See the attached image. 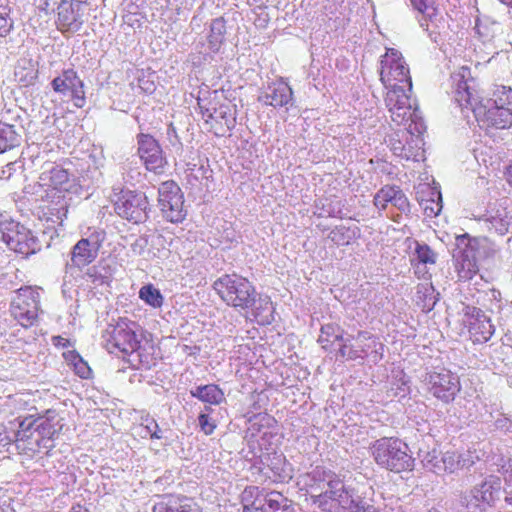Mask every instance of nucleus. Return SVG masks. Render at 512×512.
Segmentation results:
<instances>
[{
	"label": "nucleus",
	"instance_id": "nucleus-25",
	"mask_svg": "<svg viewBox=\"0 0 512 512\" xmlns=\"http://www.w3.org/2000/svg\"><path fill=\"white\" fill-rule=\"evenodd\" d=\"M226 34V21L223 17L212 20L210 24V33L208 36L209 47L213 52H217L224 42Z\"/></svg>",
	"mask_w": 512,
	"mask_h": 512
},
{
	"label": "nucleus",
	"instance_id": "nucleus-13",
	"mask_svg": "<svg viewBox=\"0 0 512 512\" xmlns=\"http://www.w3.org/2000/svg\"><path fill=\"white\" fill-rule=\"evenodd\" d=\"M428 384L433 396L444 403L453 401L460 391L459 377L448 370L430 374Z\"/></svg>",
	"mask_w": 512,
	"mask_h": 512
},
{
	"label": "nucleus",
	"instance_id": "nucleus-45",
	"mask_svg": "<svg viewBox=\"0 0 512 512\" xmlns=\"http://www.w3.org/2000/svg\"><path fill=\"white\" fill-rule=\"evenodd\" d=\"M348 233L349 229L344 226H339L330 232V238L338 244H348L351 239V236L348 235Z\"/></svg>",
	"mask_w": 512,
	"mask_h": 512
},
{
	"label": "nucleus",
	"instance_id": "nucleus-9",
	"mask_svg": "<svg viewBox=\"0 0 512 512\" xmlns=\"http://www.w3.org/2000/svg\"><path fill=\"white\" fill-rule=\"evenodd\" d=\"M39 307V294L31 287H24L20 288L13 298L10 312L21 326L27 328L37 321Z\"/></svg>",
	"mask_w": 512,
	"mask_h": 512
},
{
	"label": "nucleus",
	"instance_id": "nucleus-23",
	"mask_svg": "<svg viewBox=\"0 0 512 512\" xmlns=\"http://www.w3.org/2000/svg\"><path fill=\"white\" fill-rule=\"evenodd\" d=\"M407 87L394 83L393 87H390L386 93L385 104L387 108L391 107H402L412 106L410 96L407 92H410Z\"/></svg>",
	"mask_w": 512,
	"mask_h": 512
},
{
	"label": "nucleus",
	"instance_id": "nucleus-22",
	"mask_svg": "<svg viewBox=\"0 0 512 512\" xmlns=\"http://www.w3.org/2000/svg\"><path fill=\"white\" fill-rule=\"evenodd\" d=\"M264 504L257 509L263 512H294L292 503L280 492L271 491L265 496Z\"/></svg>",
	"mask_w": 512,
	"mask_h": 512
},
{
	"label": "nucleus",
	"instance_id": "nucleus-52",
	"mask_svg": "<svg viewBox=\"0 0 512 512\" xmlns=\"http://www.w3.org/2000/svg\"><path fill=\"white\" fill-rule=\"evenodd\" d=\"M147 244V239L140 237L131 244V250L137 255H142L147 247Z\"/></svg>",
	"mask_w": 512,
	"mask_h": 512
},
{
	"label": "nucleus",
	"instance_id": "nucleus-5",
	"mask_svg": "<svg viewBox=\"0 0 512 512\" xmlns=\"http://www.w3.org/2000/svg\"><path fill=\"white\" fill-rule=\"evenodd\" d=\"M375 462L391 472L411 471L414 467L407 443L397 437H382L371 446Z\"/></svg>",
	"mask_w": 512,
	"mask_h": 512
},
{
	"label": "nucleus",
	"instance_id": "nucleus-64",
	"mask_svg": "<svg viewBox=\"0 0 512 512\" xmlns=\"http://www.w3.org/2000/svg\"><path fill=\"white\" fill-rule=\"evenodd\" d=\"M372 348L371 344H367L362 348V351L366 352L368 349Z\"/></svg>",
	"mask_w": 512,
	"mask_h": 512
},
{
	"label": "nucleus",
	"instance_id": "nucleus-8",
	"mask_svg": "<svg viewBox=\"0 0 512 512\" xmlns=\"http://www.w3.org/2000/svg\"><path fill=\"white\" fill-rule=\"evenodd\" d=\"M102 338L109 353L117 350L124 354H131L140 346L135 331L123 319L116 325H109L103 332Z\"/></svg>",
	"mask_w": 512,
	"mask_h": 512
},
{
	"label": "nucleus",
	"instance_id": "nucleus-49",
	"mask_svg": "<svg viewBox=\"0 0 512 512\" xmlns=\"http://www.w3.org/2000/svg\"><path fill=\"white\" fill-rule=\"evenodd\" d=\"M355 506L356 507L350 509L349 512H378L376 507L367 504L359 495L355 501Z\"/></svg>",
	"mask_w": 512,
	"mask_h": 512
},
{
	"label": "nucleus",
	"instance_id": "nucleus-40",
	"mask_svg": "<svg viewBox=\"0 0 512 512\" xmlns=\"http://www.w3.org/2000/svg\"><path fill=\"white\" fill-rule=\"evenodd\" d=\"M392 192L393 186H385L381 188L374 196V205L378 209L384 210L387 203H392Z\"/></svg>",
	"mask_w": 512,
	"mask_h": 512
},
{
	"label": "nucleus",
	"instance_id": "nucleus-17",
	"mask_svg": "<svg viewBox=\"0 0 512 512\" xmlns=\"http://www.w3.org/2000/svg\"><path fill=\"white\" fill-rule=\"evenodd\" d=\"M83 2L78 0H61L57 7L58 24L61 29L76 32L82 24V8Z\"/></svg>",
	"mask_w": 512,
	"mask_h": 512
},
{
	"label": "nucleus",
	"instance_id": "nucleus-10",
	"mask_svg": "<svg viewBox=\"0 0 512 512\" xmlns=\"http://www.w3.org/2000/svg\"><path fill=\"white\" fill-rule=\"evenodd\" d=\"M51 87L55 93L64 98H69L74 105L82 108L86 103L84 82L72 69H64L51 81Z\"/></svg>",
	"mask_w": 512,
	"mask_h": 512
},
{
	"label": "nucleus",
	"instance_id": "nucleus-46",
	"mask_svg": "<svg viewBox=\"0 0 512 512\" xmlns=\"http://www.w3.org/2000/svg\"><path fill=\"white\" fill-rule=\"evenodd\" d=\"M425 213L428 216H437L442 210V197L441 194H438V200H426L424 205Z\"/></svg>",
	"mask_w": 512,
	"mask_h": 512
},
{
	"label": "nucleus",
	"instance_id": "nucleus-47",
	"mask_svg": "<svg viewBox=\"0 0 512 512\" xmlns=\"http://www.w3.org/2000/svg\"><path fill=\"white\" fill-rule=\"evenodd\" d=\"M86 275L95 285H102L107 282L108 277L100 273L98 266L88 268Z\"/></svg>",
	"mask_w": 512,
	"mask_h": 512
},
{
	"label": "nucleus",
	"instance_id": "nucleus-44",
	"mask_svg": "<svg viewBox=\"0 0 512 512\" xmlns=\"http://www.w3.org/2000/svg\"><path fill=\"white\" fill-rule=\"evenodd\" d=\"M38 424V418L33 419L32 417L24 418L19 423V430H18V436L21 440H23L25 437H30V435H27V432L35 431V427H37Z\"/></svg>",
	"mask_w": 512,
	"mask_h": 512
},
{
	"label": "nucleus",
	"instance_id": "nucleus-20",
	"mask_svg": "<svg viewBox=\"0 0 512 512\" xmlns=\"http://www.w3.org/2000/svg\"><path fill=\"white\" fill-rule=\"evenodd\" d=\"M38 63L32 59H21L15 67L16 81L23 87L33 86L38 79Z\"/></svg>",
	"mask_w": 512,
	"mask_h": 512
},
{
	"label": "nucleus",
	"instance_id": "nucleus-14",
	"mask_svg": "<svg viewBox=\"0 0 512 512\" xmlns=\"http://www.w3.org/2000/svg\"><path fill=\"white\" fill-rule=\"evenodd\" d=\"M102 239L99 233L81 238L72 248L67 266L83 268L92 263L98 256Z\"/></svg>",
	"mask_w": 512,
	"mask_h": 512
},
{
	"label": "nucleus",
	"instance_id": "nucleus-56",
	"mask_svg": "<svg viewBox=\"0 0 512 512\" xmlns=\"http://www.w3.org/2000/svg\"><path fill=\"white\" fill-rule=\"evenodd\" d=\"M357 339H363V340H371V343L373 344V347L375 348V352L378 353V349L376 348V346L378 345L379 348L382 350L383 349V345L381 343H378L376 341V338H374L370 333L366 332V331H359L358 332V335H357Z\"/></svg>",
	"mask_w": 512,
	"mask_h": 512
},
{
	"label": "nucleus",
	"instance_id": "nucleus-33",
	"mask_svg": "<svg viewBox=\"0 0 512 512\" xmlns=\"http://www.w3.org/2000/svg\"><path fill=\"white\" fill-rule=\"evenodd\" d=\"M439 474L443 472L453 473L459 469V456L455 452L442 453L441 459L436 465Z\"/></svg>",
	"mask_w": 512,
	"mask_h": 512
},
{
	"label": "nucleus",
	"instance_id": "nucleus-19",
	"mask_svg": "<svg viewBox=\"0 0 512 512\" xmlns=\"http://www.w3.org/2000/svg\"><path fill=\"white\" fill-rule=\"evenodd\" d=\"M153 512H201V509L191 498L171 497L156 503Z\"/></svg>",
	"mask_w": 512,
	"mask_h": 512
},
{
	"label": "nucleus",
	"instance_id": "nucleus-7",
	"mask_svg": "<svg viewBox=\"0 0 512 512\" xmlns=\"http://www.w3.org/2000/svg\"><path fill=\"white\" fill-rule=\"evenodd\" d=\"M380 79L386 88L393 87L394 83L412 89V80L409 68L402 58V54L394 49L387 48L380 60Z\"/></svg>",
	"mask_w": 512,
	"mask_h": 512
},
{
	"label": "nucleus",
	"instance_id": "nucleus-57",
	"mask_svg": "<svg viewBox=\"0 0 512 512\" xmlns=\"http://www.w3.org/2000/svg\"><path fill=\"white\" fill-rule=\"evenodd\" d=\"M458 456H459V469H464V468L468 469L474 464V461L470 454H458Z\"/></svg>",
	"mask_w": 512,
	"mask_h": 512
},
{
	"label": "nucleus",
	"instance_id": "nucleus-31",
	"mask_svg": "<svg viewBox=\"0 0 512 512\" xmlns=\"http://www.w3.org/2000/svg\"><path fill=\"white\" fill-rule=\"evenodd\" d=\"M139 297L153 308H160L163 304V296L160 290L152 284L144 285L139 291Z\"/></svg>",
	"mask_w": 512,
	"mask_h": 512
},
{
	"label": "nucleus",
	"instance_id": "nucleus-50",
	"mask_svg": "<svg viewBox=\"0 0 512 512\" xmlns=\"http://www.w3.org/2000/svg\"><path fill=\"white\" fill-rule=\"evenodd\" d=\"M147 424L144 425V429L150 434L152 439H160L162 436L159 434L160 429L157 422L154 419H146Z\"/></svg>",
	"mask_w": 512,
	"mask_h": 512
},
{
	"label": "nucleus",
	"instance_id": "nucleus-41",
	"mask_svg": "<svg viewBox=\"0 0 512 512\" xmlns=\"http://www.w3.org/2000/svg\"><path fill=\"white\" fill-rule=\"evenodd\" d=\"M397 209H399L401 212H409L410 211V204L406 197V195L403 193L401 189H399L396 186H393V192H392V203Z\"/></svg>",
	"mask_w": 512,
	"mask_h": 512
},
{
	"label": "nucleus",
	"instance_id": "nucleus-15",
	"mask_svg": "<svg viewBox=\"0 0 512 512\" xmlns=\"http://www.w3.org/2000/svg\"><path fill=\"white\" fill-rule=\"evenodd\" d=\"M258 101L263 102L267 106L274 108L285 107L288 110V105H293V90L288 83L279 80L268 84L258 97Z\"/></svg>",
	"mask_w": 512,
	"mask_h": 512
},
{
	"label": "nucleus",
	"instance_id": "nucleus-61",
	"mask_svg": "<svg viewBox=\"0 0 512 512\" xmlns=\"http://www.w3.org/2000/svg\"><path fill=\"white\" fill-rule=\"evenodd\" d=\"M436 301L437 299L435 296L430 297L428 303L425 304V307H427L428 310H431L435 306Z\"/></svg>",
	"mask_w": 512,
	"mask_h": 512
},
{
	"label": "nucleus",
	"instance_id": "nucleus-55",
	"mask_svg": "<svg viewBox=\"0 0 512 512\" xmlns=\"http://www.w3.org/2000/svg\"><path fill=\"white\" fill-rule=\"evenodd\" d=\"M413 6L419 11L424 13L433 5V0H411Z\"/></svg>",
	"mask_w": 512,
	"mask_h": 512
},
{
	"label": "nucleus",
	"instance_id": "nucleus-2",
	"mask_svg": "<svg viewBox=\"0 0 512 512\" xmlns=\"http://www.w3.org/2000/svg\"><path fill=\"white\" fill-rule=\"evenodd\" d=\"M213 288L228 305L241 310L251 309L256 317L261 315V310L272 306L268 297L257 299L258 294L253 284L236 274H226L218 278Z\"/></svg>",
	"mask_w": 512,
	"mask_h": 512
},
{
	"label": "nucleus",
	"instance_id": "nucleus-60",
	"mask_svg": "<svg viewBox=\"0 0 512 512\" xmlns=\"http://www.w3.org/2000/svg\"><path fill=\"white\" fill-rule=\"evenodd\" d=\"M10 15L8 0H0V17Z\"/></svg>",
	"mask_w": 512,
	"mask_h": 512
},
{
	"label": "nucleus",
	"instance_id": "nucleus-30",
	"mask_svg": "<svg viewBox=\"0 0 512 512\" xmlns=\"http://www.w3.org/2000/svg\"><path fill=\"white\" fill-rule=\"evenodd\" d=\"M212 113L217 123L224 125L227 131L232 130L235 127L236 119L228 105H220L219 107H213Z\"/></svg>",
	"mask_w": 512,
	"mask_h": 512
},
{
	"label": "nucleus",
	"instance_id": "nucleus-42",
	"mask_svg": "<svg viewBox=\"0 0 512 512\" xmlns=\"http://www.w3.org/2000/svg\"><path fill=\"white\" fill-rule=\"evenodd\" d=\"M492 27H488L484 20L477 19L475 29L483 41H490L495 34L494 27L498 25L496 22L491 23Z\"/></svg>",
	"mask_w": 512,
	"mask_h": 512
},
{
	"label": "nucleus",
	"instance_id": "nucleus-51",
	"mask_svg": "<svg viewBox=\"0 0 512 512\" xmlns=\"http://www.w3.org/2000/svg\"><path fill=\"white\" fill-rule=\"evenodd\" d=\"M75 372L81 378H88L91 374V369L81 358L74 364Z\"/></svg>",
	"mask_w": 512,
	"mask_h": 512
},
{
	"label": "nucleus",
	"instance_id": "nucleus-18",
	"mask_svg": "<svg viewBox=\"0 0 512 512\" xmlns=\"http://www.w3.org/2000/svg\"><path fill=\"white\" fill-rule=\"evenodd\" d=\"M455 246L453 257L461 263L463 269L472 271L476 267L478 240L468 234L458 235Z\"/></svg>",
	"mask_w": 512,
	"mask_h": 512
},
{
	"label": "nucleus",
	"instance_id": "nucleus-32",
	"mask_svg": "<svg viewBox=\"0 0 512 512\" xmlns=\"http://www.w3.org/2000/svg\"><path fill=\"white\" fill-rule=\"evenodd\" d=\"M388 111L392 121L397 125L405 124L409 120L414 122L417 117L416 110L412 106L391 107L388 108Z\"/></svg>",
	"mask_w": 512,
	"mask_h": 512
},
{
	"label": "nucleus",
	"instance_id": "nucleus-36",
	"mask_svg": "<svg viewBox=\"0 0 512 512\" xmlns=\"http://www.w3.org/2000/svg\"><path fill=\"white\" fill-rule=\"evenodd\" d=\"M415 255L422 264H435L437 254L426 243L416 242Z\"/></svg>",
	"mask_w": 512,
	"mask_h": 512
},
{
	"label": "nucleus",
	"instance_id": "nucleus-35",
	"mask_svg": "<svg viewBox=\"0 0 512 512\" xmlns=\"http://www.w3.org/2000/svg\"><path fill=\"white\" fill-rule=\"evenodd\" d=\"M487 106L508 107L512 109V89L502 86L495 93L494 99L487 100Z\"/></svg>",
	"mask_w": 512,
	"mask_h": 512
},
{
	"label": "nucleus",
	"instance_id": "nucleus-29",
	"mask_svg": "<svg viewBox=\"0 0 512 512\" xmlns=\"http://www.w3.org/2000/svg\"><path fill=\"white\" fill-rule=\"evenodd\" d=\"M180 187L174 181L163 182L158 189V203L160 208L182 196Z\"/></svg>",
	"mask_w": 512,
	"mask_h": 512
},
{
	"label": "nucleus",
	"instance_id": "nucleus-43",
	"mask_svg": "<svg viewBox=\"0 0 512 512\" xmlns=\"http://www.w3.org/2000/svg\"><path fill=\"white\" fill-rule=\"evenodd\" d=\"M501 474L504 478L505 484L512 488V459H508L501 466ZM505 501L512 506V493L506 496Z\"/></svg>",
	"mask_w": 512,
	"mask_h": 512
},
{
	"label": "nucleus",
	"instance_id": "nucleus-34",
	"mask_svg": "<svg viewBox=\"0 0 512 512\" xmlns=\"http://www.w3.org/2000/svg\"><path fill=\"white\" fill-rule=\"evenodd\" d=\"M418 456L421 458V462L426 469L439 474V470H437L436 465H438L442 456L440 451L437 449H432L431 451L419 449Z\"/></svg>",
	"mask_w": 512,
	"mask_h": 512
},
{
	"label": "nucleus",
	"instance_id": "nucleus-21",
	"mask_svg": "<svg viewBox=\"0 0 512 512\" xmlns=\"http://www.w3.org/2000/svg\"><path fill=\"white\" fill-rule=\"evenodd\" d=\"M190 395L210 405H219L225 401L224 392L215 384L196 386L190 390Z\"/></svg>",
	"mask_w": 512,
	"mask_h": 512
},
{
	"label": "nucleus",
	"instance_id": "nucleus-24",
	"mask_svg": "<svg viewBox=\"0 0 512 512\" xmlns=\"http://www.w3.org/2000/svg\"><path fill=\"white\" fill-rule=\"evenodd\" d=\"M485 225L490 231H494L498 235H504L508 232L511 224V218L505 210L496 211L495 214L489 212L485 218Z\"/></svg>",
	"mask_w": 512,
	"mask_h": 512
},
{
	"label": "nucleus",
	"instance_id": "nucleus-3",
	"mask_svg": "<svg viewBox=\"0 0 512 512\" xmlns=\"http://www.w3.org/2000/svg\"><path fill=\"white\" fill-rule=\"evenodd\" d=\"M320 492L312 494V502L325 512H349L355 508L358 493L347 486L335 473H325L318 485Z\"/></svg>",
	"mask_w": 512,
	"mask_h": 512
},
{
	"label": "nucleus",
	"instance_id": "nucleus-1",
	"mask_svg": "<svg viewBox=\"0 0 512 512\" xmlns=\"http://www.w3.org/2000/svg\"><path fill=\"white\" fill-rule=\"evenodd\" d=\"M470 69L461 67L451 75L455 102L462 108H470L477 119L487 126L506 129L512 126V109L508 107L482 105L473 89L474 80L470 78Z\"/></svg>",
	"mask_w": 512,
	"mask_h": 512
},
{
	"label": "nucleus",
	"instance_id": "nucleus-12",
	"mask_svg": "<svg viewBox=\"0 0 512 512\" xmlns=\"http://www.w3.org/2000/svg\"><path fill=\"white\" fill-rule=\"evenodd\" d=\"M137 144L138 154L147 170L157 174L162 173L166 159L158 141L150 134L140 133L137 135Z\"/></svg>",
	"mask_w": 512,
	"mask_h": 512
},
{
	"label": "nucleus",
	"instance_id": "nucleus-62",
	"mask_svg": "<svg viewBox=\"0 0 512 512\" xmlns=\"http://www.w3.org/2000/svg\"><path fill=\"white\" fill-rule=\"evenodd\" d=\"M59 339H54L55 345H62L63 347L66 346L67 340L62 339L61 337H58Z\"/></svg>",
	"mask_w": 512,
	"mask_h": 512
},
{
	"label": "nucleus",
	"instance_id": "nucleus-11",
	"mask_svg": "<svg viewBox=\"0 0 512 512\" xmlns=\"http://www.w3.org/2000/svg\"><path fill=\"white\" fill-rule=\"evenodd\" d=\"M148 199L143 192L125 191L115 203V212L133 223L145 222L148 218Z\"/></svg>",
	"mask_w": 512,
	"mask_h": 512
},
{
	"label": "nucleus",
	"instance_id": "nucleus-4",
	"mask_svg": "<svg viewBox=\"0 0 512 512\" xmlns=\"http://www.w3.org/2000/svg\"><path fill=\"white\" fill-rule=\"evenodd\" d=\"M58 237V230L53 226H47L40 237L17 222L8 223L2 230V240L7 246L25 257L37 253L43 245L50 247L54 239Z\"/></svg>",
	"mask_w": 512,
	"mask_h": 512
},
{
	"label": "nucleus",
	"instance_id": "nucleus-63",
	"mask_svg": "<svg viewBox=\"0 0 512 512\" xmlns=\"http://www.w3.org/2000/svg\"><path fill=\"white\" fill-rule=\"evenodd\" d=\"M499 1L512 8V0H499Z\"/></svg>",
	"mask_w": 512,
	"mask_h": 512
},
{
	"label": "nucleus",
	"instance_id": "nucleus-53",
	"mask_svg": "<svg viewBox=\"0 0 512 512\" xmlns=\"http://www.w3.org/2000/svg\"><path fill=\"white\" fill-rule=\"evenodd\" d=\"M495 427L498 430L504 431V432H512V422L508 418H498L495 421Z\"/></svg>",
	"mask_w": 512,
	"mask_h": 512
},
{
	"label": "nucleus",
	"instance_id": "nucleus-26",
	"mask_svg": "<svg viewBox=\"0 0 512 512\" xmlns=\"http://www.w3.org/2000/svg\"><path fill=\"white\" fill-rule=\"evenodd\" d=\"M336 341H344L340 326L333 323L322 325L318 338V343L321 344L322 348L329 350Z\"/></svg>",
	"mask_w": 512,
	"mask_h": 512
},
{
	"label": "nucleus",
	"instance_id": "nucleus-38",
	"mask_svg": "<svg viewBox=\"0 0 512 512\" xmlns=\"http://www.w3.org/2000/svg\"><path fill=\"white\" fill-rule=\"evenodd\" d=\"M49 180L50 186H52L55 189H58L69 181V175L65 169L59 166H55L52 167L49 171Z\"/></svg>",
	"mask_w": 512,
	"mask_h": 512
},
{
	"label": "nucleus",
	"instance_id": "nucleus-28",
	"mask_svg": "<svg viewBox=\"0 0 512 512\" xmlns=\"http://www.w3.org/2000/svg\"><path fill=\"white\" fill-rule=\"evenodd\" d=\"M20 144V135L13 125L0 122V153Z\"/></svg>",
	"mask_w": 512,
	"mask_h": 512
},
{
	"label": "nucleus",
	"instance_id": "nucleus-16",
	"mask_svg": "<svg viewBox=\"0 0 512 512\" xmlns=\"http://www.w3.org/2000/svg\"><path fill=\"white\" fill-rule=\"evenodd\" d=\"M469 315V333L474 342H487L495 333V326L486 312L480 308L472 307Z\"/></svg>",
	"mask_w": 512,
	"mask_h": 512
},
{
	"label": "nucleus",
	"instance_id": "nucleus-59",
	"mask_svg": "<svg viewBox=\"0 0 512 512\" xmlns=\"http://www.w3.org/2000/svg\"><path fill=\"white\" fill-rule=\"evenodd\" d=\"M167 135H168V137H169V141H170V143H171L173 146H175L176 144L181 145V144L179 143V139H178V136H177L176 130H175V128H174L172 125H170V126H169V128L167 129Z\"/></svg>",
	"mask_w": 512,
	"mask_h": 512
},
{
	"label": "nucleus",
	"instance_id": "nucleus-58",
	"mask_svg": "<svg viewBox=\"0 0 512 512\" xmlns=\"http://www.w3.org/2000/svg\"><path fill=\"white\" fill-rule=\"evenodd\" d=\"M349 339L350 338H344V343L340 346L338 352L341 357H345L348 355L350 359H354L356 357V352L350 351L349 354L347 353V342L349 341Z\"/></svg>",
	"mask_w": 512,
	"mask_h": 512
},
{
	"label": "nucleus",
	"instance_id": "nucleus-27",
	"mask_svg": "<svg viewBox=\"0 0 512 512\" xmlns=\"http://www.w3.org/2000/svg\"><path fill=\"white\" fill-rule=\"evenodd\" d=\"M184 198L183 195L175 198L174 201L168 205L160 208L163 217L172 223H180L186 217V211L183 208Z\"/></svg>",
	"mask_w": 512,
	"mask_h": 512
},
{
	"label": "nucleus",
	"instance_id": "nucleus-48",
	"mask_svg": "<svg viewBox=\"0 0 512 512\" xmlns=\"http://www.w3.org/2000/svg\"><path fill=\"white\" fill-rule=\"evenodd\" d=\"M14 28V20L8 16L0 17V37H6Z\"/></svg>",
	"mask_w": 512,
	"mask_h": 512
},
{
	"label": "nucleus",
	"instance_id": "nucleus-39",
	"mask_svg": "<svg viewBox=\"0 0 512 512\" xmlns=\"http://www.w3.org/2000/svg\"><path fill=\"white\" fill-rule=\"evenodd\" d=\"M211 410H212L211 407L205 406L204 411L201 412L198 416V424H199L200 430L205 435H211L216 428L215 422L212 421L209 417V412Z\"/></svg>",
	"mask_w": 512,
	"mask_h": 512
},
{
	"label": "nucleus",
	"instance_id": "nucleus-6",
	"mask_svg": "<svg viewBox=\"0 0 512 512\" xmlns=\"http://www.w3.org/2000/svg\"><path fill=\"white\" fill-rule=\"evenodd\" d=\"M501 481L499 477L489 476L482 483L463 493L460 504L467 512H486L499 500Z\"/></svg>",
	"mask_w": 512,
	"mask_h": 512
},
{
	"label": "nucleus",
	"instance_id": "nucleus-54",
	"mask_svg": "<svg viewBox=\"0 0 512 512\" xmlns=\"http://www.w3.org/2000/svg\"><path fill=\"white\" fill-rule=\"evenodd\" d=\"M197 104L199 106L201 114L204 117H207L206 122H209L210 118H214V113H212L213 107L206 106L200 97L197 98Z\"/></svg>",
	"mask_w": 512,
	"mask_h": 512
},
{
	"label": "nucleus",
	"instance_id": "nucleus-37",
	"mask_svg": "<svg viewBox=\"0 0 512 512\" xmlns=\"http://www.w3.org/2000/svg\"><path fill=\"white\" fill-rule=\"evenodd\" d=\"M35 432H38L42 440L47 439V441H52L57 433L54 425L45 417L38 418V424L37 427H35Z\"/></svg>",
	"mask_w": 512,
	"mask_h": 512
}]
</instances>
